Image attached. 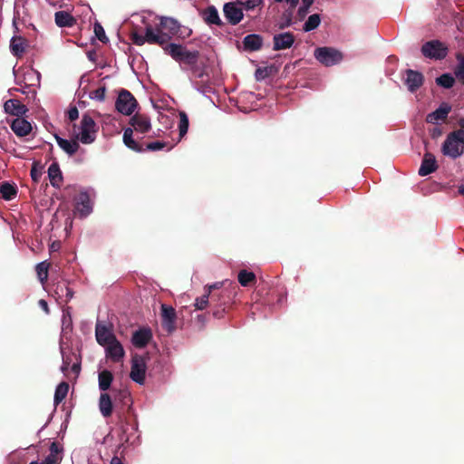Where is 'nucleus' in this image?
I'll return each mask as SVG.
<instances>
[{"instance_id":"obj_1","label":"nucleus","mask_w":464,"mask_h":464,"mask_svg":"<svg viewBox=\"0 0 464 464\" xmlns=\"http://www.w3.org/2000/svg\"><path fill=\"white\" fill-rule=\"evenodd\" d=\"M181 28L183 26L174 18L161 16L157 28H153L150 24L146 26L144 35L136 31L130 32V42L138 46H142L144 44L164 46Z\"/></svg>"},{"instance_id":"obj_2","label":"nucleus","mask_w":464,"mask_h":464,"mask_svg":"<svg viewBox=\"0 0 464 464\" xmlns=\"http://www.w3.org/2000/svg\"><path fill=\"white\" fill-rule=\"evenodd\" d=\"M161 46L164 53L169 55L173 60L187 64L188 66H194L198 61V51H188L184 46L177 44L167 43Z\"/></svg>"},{"instance_id":"obj_3","label":"nucleus","mask_w":464,"mask_h":464,"mask_svg":"<svg viewBox=\"0 0 464 464\" xmlns=\"http://www.w3.org/2000/svg\"><path fill=\"white\" fill-rule=\"evenodd\" d=\"M443 155L456 160L464 153V133L462 130H454L446 136L442 145Z\"/></svg>"},{"instance_id":"obj_4","label":"nucleus","mask_w":464,"mask_h":464,"mask_svg":"<svg viewBox=\"0 0 464 464\" xmlns=\"http://www.w3.org/2000/svg\"><path fill=\"white\" fill-rule=\"evenodd\" d=\"M123 143H125V146L130 148V150L136 152L160 151L167 147V143L164 141H152L142 146L131 136V129H125V130H123Z\"/></svg>"},{"instance_id":"obj_5","label":"nucleus","mask_w":464,"mask_h":464,"mask_svg":"<svg viewBox=\"0 0 464 464\" xmlns=\"http://www.w3.org/2000/svg\"><path fill=\"white\" fill-rule=\"evenodd\" d=\"M80 134H78V140L83 144H91L95 140V134L97 133V125L94 120L90 114L85 113L81 118V128Z\"/></svg>"},{"instance_id":"obj_6","label":"nucleus","mask_w":464,"mask_h":464,"mask_svg":"<svg viewBox=\"0 0 464 464\" xmlns=\"http://www.w3.org/2000/svg\"><path fill=\"white\" fill-rule=\"evenodd\" d=\"M137 106L138 102L130 92L125 89H121V92H119V95H117L116 100V110L119 113L125 116H130L133 111H135Z\"/></svg>"},{"instance_id":"obj_7","label":"nucleus","mask_w":464,"mask_h":464,"mask_svg":"<svg viewBox=\"0 0 464 464\" xmlns=\"http://www.w3.org/2000/svg\"><path fill=\"white\" fill-rule=\"evenodd\" d=\"M221 285L222 284L220 282H216L213 285L207 286V293L203 294L201 297L196 298V303H194L196 309L204 310L208 305L213 304V301L216 298H224V290L215 292L221 288Z\"/></svg>"},{"instance_id":"obj_8","label":"nucleus","mask_w":464,"mask_h":464,"mask_svg":"<svg viewBox=\"0 0 464 464\" xmlns=\"http://www.w3.org/2000/svg\"><path fill=\"white\" fill-rule=\"evenodd\" d=\"M314 55H315V59L319 63L326 67L339 63L343 58L341 52L328 46L315 49Z\"/></svg>"},{"instance_id":"obj_9","label":"nucleus","mask_w":464,"mask_h":464,"mask_svg":"<svg viewBox=\"0 0 464 464\" xmlns=\"http://www.w3.org/2000/svg\"><path fill=\"white\" fill-rule=\"evenodd\" d=\"M420 53L427 59L442 60L447 55V46L440 41L430 40L422 45Z\"/></svg>"},{"instance_id":"obj_10","label":"nucleus","mask_w":464,"mask_h":464,"mask_svg":"<svg viewBox=\"0 0 464 464\" xmlns=\"http://www.w3.org/2000/svg\"><path fill=\"white\" fill-rule=\"evenodd\" d=\"M68 370H71L76 376L81 372V356L74 352H63V374L66 375Z\"/></svg>"},{"instance_id":"obj_11","label":"nucleus","mask_w":464,"mask_h":464,"mask_svg":"<svg viewBox=\"0 0 464 464\" xmlns=\"http://www.w3.org/2000/svg\"><path fill=\"white\" fill-rule=\"evenodd\" d=\"M130 380L134 381V382L142 385L145 381V362L144 358L134 355L132 360H130Z\"/></svg>"},{"instance_id":"obj_12","label":"nucleus","mask_w":464,"mask_h":464,"mask_svg":"<svg viewBox=\"0 0 464 464\" xmlns=\"http://www.w3.org/2000/svg\"><path fill=\"white\" fill-rule=\"evenodd\" d=\"M161 325L167 334L176 330V310L170 304H161Z\"/></svg>"},{"instance_id":"obj_13","label":"nucleus","mask_w":464,"mask_h":464,"mask_svg":"<svg viewBox=\"0 0 464 464\" xmlns=\"http://www.w3.org/2000/svg\"><path fill=\"white\" fill-rule=\"evenodd\" d=\"M94 336H96V342L99 345H106L114 343H120L112 334V331L109 326L100 322L96 323V328H94Z\"/></svg>"},{"instance_id":"obj_14","label":"nucleus","mask_w":464,"mask_h":464,"mask_svg":"<svg viewBox=\"0 0 464 464\" xmlns=\"http://www.w3.org/2000/svg\"><path fill=\"white\" fill-rule=\"evenodd\" d=\"M223 14H225L227 23L232 25L238 24L244 18L242 8L234 2H228L223 5Z\"/></svg>"},{"instance_id":"obj_15","label":"nucleus","mask_w":464,"mask_h":464,"mask_svg":"<svg viewBox=\"0 0 464 464\" xmlns=\"http://www.w3.org/2000/svg\"><path fill=\"white\" fill-rule=\"evenodd\" d=\"M7 123L10 124V129L17 137H24L31 133V123L24 118L7 119Z\"/></svg>"},{"instance_id":"obj_16","label":"nucleus","mask_w":464,"mask_h":464,"mask_svg":"<svg viewBox=\"0 0 464 464\" xmlns=\"http://www.w3.org/2000/svg\"><path fill=\"white\" fill-rule=\"evenodd\" d=\"M295 35L291 32L280 33L273 36V50L279 52L292 47Z\"/></svg>"},{"instance_id":"obj_17","label":"nucleus","mask_w":464,"mask_h":464,"mask_svg":"<svg viewBox=\"0 0 464 464\" xmlns=\"http://www.w3.org/2000/svg\"><path fill=\"white\" fill-rule=\"evenodd\" d=\"M26 111V106L16 99H9L4 102V112L14 118H23Z\"/></svg>"},{"instance_id":"obj_18","label":"nucleus","mask_w":464,"mask_h":464,"mask_svg":"<svg viewBox=\"0 0 464 464\" xmlns=\"http://www.w3.org/2000/svg\"><path fill=\"white\" fill-rule=\"evenodd\" d=\"M130 125L132 126V128H130L132 131L135 130L140 134L147 133L151 128L149 117L141 113H135L134 116L130 117Z\"/></svg>"},{"instance_id":"obj_19","label":"nucleus","mask_w":464,"mask_h":464,"mask_svg":"<svg viewBox=\"0 0 464 464\" xmlns=\"http://www.w3.org/2000/svg\"><path fill=\"white\" fill-rule=\"evenodd\" d=\"M75 209L80 213L81 218H86L92 211L91 206L90 195L87 192L82 191L80 195L75 198Z\"/></svg>"},{"instance_id":"obj_20","label":"nucleus","mask_w":464,"mask_h":464,"mask_svg":"<svg viewBox=\"0 0 464 464\" xmlns=\"http://www.w3.org/2000/svg\"><path fill=\"white\" fill-rule=\"evenodd\" d=\"M437 169L438 165L434 155L430 152H425L424 158H422V162H420V167H419V176L424 177L430 175L435 172Z\"/></svg>"},{"instance_id":"obj_21","label":"nucleus","mask_w":464,"mask_h":464,"mask_svg":"<svg viewBox=\"0 0 464 464\" xmlns=\"http://www.w3.org/2000/svg\"><path fill=\"white\" fill-rule=\"evenodd\" d=\"M151 340V330L150 328H140L132 334V345L135 348H143L149 344Z\"/></svg>"},{"instance_id":"obj_22","label":"nucleus","mask_w":464,"mask_h":464,"mask_svg":"<svg viewBox=\"0 0 464 464\" xmlns=\"http://www.w3.org/2000/svg\"><path fill=\"white\" fill-rule=\"evenodd\" d=\"M423 84V75L413 70H406V85L410 92L419 90Z\"/></svg>"},{"instance_id":"obj_23","label":"nucleus","mask_w":464,"mask_h":464,"mask_svg":"<svg viewBox=\"0 0 464 464\" xmlns=\"http://www.w3.org/2000/svg\"><path fill=\"white\" fill-rule=\"evenodd\" d=\"M450 112V106L443 103L440 107L437 108L436 111L428 113L425 121H427L428 124H437L439 121H445Z\"/></svg>"},{"instance_id":"obj_24","label":"nucleus","mask_w":464,"mask_h":464,"mask_svg":"<svg viewBox=\"0 0 464 464\" xmlns=\"http://www.w3.org/2000/svg\"><path fill=\"white\" fill-rule=\"evenodd\" d=\"M263 38L259 34H247L243 39V46L246 52H256L262 49Z\"/></svg>"},{"instance_id":"obj_25","label":"nucleus","mask_w":464,"mask_h":464,"mask_svg":"<svg viewBox=\"0 0 464 464\" xmlns=\"http://www.w3.org/2000/svg\"><path fill=\"white\" fill-rule=\"evenodd\" d=\"M202 18L203 22L207 23L208 25L221 27L224 24L218 14L217 8L214 5H209L203 10Z\"/></svg>"},{"instance_id":"obj_26","label":"nucleus","mask_w":464,"mask_h":464,"mask_svg":"<svg viewBox=\"0 0 464 464\" xmlns=\"http://www.w3.org/2000/svg\"><path fill=\"white\" fill-rule=\"evenodd\" d=\"M101 346L105 348L108 358L114 362H119L124 356V350L120 343L101 344Z\"/></svg>"},{"instance_id":"obj_27","label":"nucleus","mask_w":464,"mask_h":464,"mask_svg":"<svg viewBox=\"0 0 464 464\" xmlns=\"http://www.w3.org/2000/svg\"><path fill=\"white\" fill-rule=\"evenodd\" d=\"M227 304H228V295L225 292L224 298H216V300H214V304H211L212 315L217 319H221L222 316H224V313H226Z\"/></svg>"},{"instance_id":"obj_28","label":"nucleus","mask_w":464,"mask_h":464,"mask_svg":"<svg viewBox=\"0 0 464 464\" xmlns=\"http://www.w3.org/2000/svg\"><path fill=\"white\" fill-rule=\"evenodd\" d=\"M48 178L49 182H51L53 187L59 188V185L63 181V173H61V169H59L57 162H53L49 165Z\"/></svg>"},{"instance_id":"obj_29","label":"nucleus","mask_w":464,"mask_h":464,"mask_svg":"<svg viewBox=\"0 0 464 464\" xmlns=\"http://www.w3.org/2000/svg\"><path fill=\"white\" fill-rule=\"evenodd\" d=\"M55 141H57L58 147L62 148L63 151L66 152L67 155L72 156L79 150V144L76 140H68L55 135Z\"/></svg>"},{"instance_id":"obj_30","label":"nucleus","mask_w":464,"mask_h":464,"mask_svg":"<svg viewBox=\"0 0 464 464\" xmlns=\"http://www.w3.org/2000/svg\"><path fill=\"white\" fill-rule=\"evenodd\" d=\"M99 411L103 418H109L112 414V401L108 393H101L99 396Z\"/></svg>"},{"instance_id":"obj_31","label":"nucleus","mask_w":464,"mask_h":464,"mask_svg":"<svg viewBox=\"0 0 464 464\" xmlns=\"http://www.w3.org/2000/svg\"><path fill=\"white\" fill-rule=\"evenodd\" d=\"M76 24V19L71 14L64 11L55 13V24L58 27H72Z\"/></svg>"},{"instance_id":"obj_32","label":"nucleus","mask_w":464,"mask_h":464,"mask_svg":"<svg viewBox=\"0 0 464 464\" xmlns=\"http://www.w3.org/2000/svg\"><path fill=\"white\" fill-rule=\"evenodd\" d=\"M17 196V187L14 183L4 181L1 183V198L10 201Z\"/></svg>"},{"instance_id":"obj_33","label":"nucleus","mask_w":464,"mask_h":464,"mask_svg":"<svg viewBox=\"0 0 464 464\" xmlns=\"http://www.w3.org/2000/svg\"><path fill=\"white\" fill-rule=\"evenodd\" d=\"M113 376L112 373L107 370H103L99 372L98 381H99V390L102 392L108 391L111 387V383H112Z\"/></svg>"},{"instance_id":"obj_34","label":"nucleus","mask_w":464,"mask_h":464,"mask_svg":"<svg viewBox=\"0 0 464 464\" xmlns=\"http://www.w3.org/2000/svg\"><path fill=\"white\" fill-rule=\"evenodd\" d=\"M238 283L243 287H249L256 283V275L253 272L242 270L238 273Z\"/></svg>"},{"instance_id":"obj_35","label":"nucleus","mask_w":464,"mask_h":464,"mask_svg":"<svg viewBox=\"0 0 464 464\" xmlns=\"http://www.w3.org/2000/svg\"><path fill=\"white\" fill-rule=\"evenodd\" d=\"M68 392V384L66 382H62L55 388V393H53V404L58 405L65 399Z\"/></svg>"},{"instance_id":"obj_36","label":"nucleus","mask_w":464,"mask_h":464,"mask_svg":"<svg viewBox=\"0 0 464 464\" xmlns=\"http://www.w3.org/2000/svg\"><path fill=\"white\" fill-rule=\"evenodd\" d=\"M320 16L318 14H314L307 18L304 24H303V31L309 33L315 30L319 26Z\"/></svg>"},{"instance_id":"obj_37","label":"nucleus","mask_w":464,"mask_h":464,"mask_svg":"<svg viewBox=\"0 0 464 464\" xmlns=\"http://www.w3.org/2000/svg\"><path fill=\"white\" fill-rule=\"evenodd\" d=\"M455 83V79L453 78L450 73H444L440 75V77L436 78V84L439 86H441L444 89H450L452 88L453 84Z\"/></svg>"},{"instance_id":"obj_38","label":"nucleus","mask_w":464,"mask_h":464,"mask_svg":"<svg viewBox=\"0 0 464 464\" xmlns=\"http://www.w3.org/2000/svg\"><path fill=\"white\" fill-rule=\"evenodd\" d=\"M457 61H459V64H457L454 70L455 78L464 85V55L461 53L457 54Z\"/></svg>"},{"instance_id":"obj_39","label":"nucleus","mask_w":464,"mask_h":464,"mask_svg":"<svg viewBox=\"0 0 464 464\" xmlns=\"http://www.w3.org/2000/svg\"><path fill=\"white\" fill-rule=\"evenodd\" d=\"M49 270V263L46 261H43L37 266H35V273H37V277H39V281L42 284L47 281V271Z\"/></svg>"},{"instance_id":"obj_40","label":"nucleus","mask_w":464,"mask_h":464,"mask_svg":"<svg viewBox=\"0 0 464 464\" xmlns=\"http://www.w3.org/2000/svg\"><path fill=\"white\" fill-rule=\"evenodd\" d=\"M10 49H12L13 54L21 55L24 52L22 38H13L12 43H10Z\"/></svg>"},{"instance_id":"obj_41","label":"nucleus","mask_w":464,"mask_h":464,"mask_svg":"<svg viewBox=\"0 0 464 464\" xmlns=\"http://www.w3.org/2000/svg\"><path fill=\"white\" fill-rule=\"evenodd\" d=\"M237 2L247 11H251L263 5V0H237Z\"/></svg>"},{"instance_id":"obj_42","label":"nucleus","mask_w":464,"mask_h":464,"mask_svg":"<svg viewBox=\"0 0 464 464\" xmlns=\"http://www.w3.org/2000/svg\"><path fill=\"white\" fill-rule=\"evenodd\" d=\"M188 126H189V121H188V116L185 112L179 113V136L183 137L188 132Z\"/></svg>"},{"instance_id":"obj_43","label":"nucleus","mask_w":464,"mask_h":464,"mask_svg":"<svg viewBox=\"0 0 464 464\" xmlns=\"http://www.w3.org/2000/svg\"><path fill=\"white\" fill-rule=\"evenodd\" d=\"M105 94H106V87L101 86V87H98V89H95L92 92H90V99L95 100L97 102H103Z\"/></svg>"},{"instance_id":"obj_44","label":"nucleus","mask_w":464,"mask_h":464,"mask_svg":"<svg viewBox=\"0 0 464 464\" xmlns=\"http://www.w3.org/2000/svg\"><path fill=\"white\" fill-rule=\"evenodd\" d=\"M94 36L98 38L99 41L102 42V44L108 43V37L104 34L103 27L99 23H94Z\"/></svg>"},{"instance_id":"obj_45","label":"nucleus","mask_w":464,"mask_h":464,"mask_svg":"<svg viewBox=\"0 0 464 464\" xmlns=\"http://www.w3.org/2000/svg\"><path fill=\"white\" fill-rule=\"evenodd\" d=\"M290 25H292V10H287L282 14V22L279 24V29L284 30Z\"/></svg>"},{"instance_id":"obj_46","label":"nucleus","mask_w":464,"mask_h":464,"mask_svg":"<svg viewBox=\"0 0 464 464\" xmlns=\"http://www.w3.org/2000/svg\"><path fill=\"white\" fill-rule=\"evenodd\" d=\"M301 3H303V5L298 7V16L303 18L307 14L308 8H310L313 4V0H301Z\"/></svg>"},{"instance_id":"obj_47","label":"nucleus","mask_w":464,"mask_h":464,"mask_svg":"<svg viewBox=\"0 0 464 464\" xmlns=\"http://www.w3.org/2000/svg\"><path fill=\"white\" fill-rule=\"evenodd\" d=\"M267 76H269V70H267V67H259L256 69L255 77L256 80L261 81L266 79Z\"/></svg>"},{"instance_id":"obj_48","label":"nucleus","mask_w":464,"mask_h":464,"mask_svg":"<svg viewBox=\"0 0 464 464\" xmlns=\"http://www.w3.org/2000/svg\"><path fill=\"white\" fill-rule=\"evenodd\" d=\"M31 179L37 183L41 178V168L36 167V163L33 164V168H31Z\"/></svg>"},{"instance_id":"obj_49","label":"nucleus","mask_w":464,"mask_h":464,"mask_svg":"<svg viewBox=\"0 0 464 464\" xmlns=\"http://www.w3.org/2000/svg\"><path fill=\"white\" fill-rule=\"evenodd\" d=\"M66 289H70V287H68L67 285H65V283H58L57 286H55V291H53V293L57 295L58 298L62 299L63 294L65 293Z\"/></svg>"},{"instance_id":"obj_50","label":"nucleus","mask_w":464,"mask_h":464,"mask_svg":"<svg viewBox=\"0 0 464 464\" xmlns=\"http://www.w3.org/2000/svg\"><path fill=\"white\" fill-rule=\"evenodd\" d=\"M79 117V111H77L76 107L73 106L69 111H67V119L71 121H74Z\"/></svg>"},{"instance_id":"obj_51","label":"nucleus","mask_w":464,"mask_h":464,"mask_svg":"<svg viewBox=\"0 0 464 464\" xmlns=\"http://www.w3.org/2000/svg\"><path fill=\"white\" fill-rule=\"evenodd\" d=\"M190 34H192V31L184 26L183 28H180L179 33L176 34L175 36L180 39L188 38L189 37Z\"/></svg>"},{"instance_id":"obj_52","label":"nucleus","mask_w":464,"mask_h":464,"mask_svg":"<svg viewBox=\"0 0 464 464\" xmlns=\"http://www.w3.org/2000/svg\"><path fill=\"white\" fill-rule=\"evenodd\" d=\"M430 136L431 139L436 140L441 136V129L438 127H433V129L430 130Z\"/></svg>"},{"instance_id":"obj_53","label":"nucleus","mask_w":464,"mask_h":464,"mask_svg":"<svg viewBox=\"0 0 464 464\" xmlns=\"http://www.w3.org/2000/svg\"><path fill=\"white\" fill-rule=\"evenodd\" d=\"M119 396H121V401H125V404L130 402V394L126 390L121 391Z\"/></svg>"},{"instance_id":"obj_54","label":"nucleus","mask_w":464,"mask_h":464,"mask_svg":"<svg viewBox=\"0 0 464 464\" xmlns=\"http://www.w3.org/2000/svg\"><path fill=\"white\" fill-rule=\"evenodd\" d=\"M39 307L40 309L44 310V314H49V305L47 304V302L44 301V299L39 300Z\"/></svg>"},{"instance_id":"obj_55","label":"nucleus","mask_w":464,"mask_h":464,"mask_svg":"<svg viewBox=\"0 0 464 464\" xmlns=\"http://www.w3.org/2000/svg\"><path fill=\"white\" fill-rule=\"evenodd\" d=\"M63 297H64V299H63V302L67 304V302H69L72 298V289H66V292L63 293Z\"/></svg>"},{"instance_id":"obj_56","label":"nucleus","mask_w":464,"mask_h":464,"mask_svg":"<svg viewBox=\"0 0 464 464\" xmlns=\"http://www.w3.org/2000/svg\"><path fill=\"white\" fill-rule=\"evenodd\" d=\"M49 451H51V453H49V454H53V456L58 454L59 453L58 444H56V442L51 443V446H49Z\"/></svg>"},{"instance_id":"obj_57","label":"nucleus","mask_w":464,"mask_h":464,"mask_svg":"<svg viewBox=\"0 0 464 464\" xmlns=\"http://www.w3.org/2000/svg\"><path fill=\"white\" fill-rule=\"evenodd\" d=\"M54 462H56V458L54 457L53 454H49L48 457H46V459H44V464H54Z\"/></svg>"},{"instance_id":"obj_58","label":"nucleus","mask_w":464,"mask_h":464,"mask_svg":"<svg viewBox=\"0 0 464 464\" xmlns=\"http://www.w3.org/2000/svg\"><path fill=\"white\" fill-rule=\"evenodd\" d=\"M286 3L289 4V11H292L293 9H295L296 7V5H298V1L299 0H285Z\"/></svg>"},{"instance_id":"obj_59","label":"nucleus","mask_w":464,"mask_h":464,"mask_svg":"<svg viewBox=\"0 0 464 464\" xmlns=\"http://www.w3.org/2000/svg\"><path fill=\"white\" fill-rule=\"evenodd\" d=\"M110 464H122L121 459L118 458L117 456L112 457L111 463Z\"/></svg>"},{"instance_id":"obj_60","label":"nucleus","mask_w":464,"mask_h":464,"mask_svg":"<svg viewBox=\"0 0 464 464\" xmlns=\"http://www.w3.org/2000/svg\"><path fill=\"white\" fill-rule=\"evenodd\" d=\"M459 126H460V129L457 130H462L464 133V118H461L460 120H459Z\"/></svg>"},{"instance_id":"obj_61","label":"nucleus","mask_w":464,"mask_h":464,"mask_svg":"<svg viewBox=\"0 0 464 464\" xmlns=\"http://www.w3.org/2000/svg\"><path fill=\"white\" fill-rule=\"evenodd\" d=\"M121 443H122V444H123V443H125V442H128V441H129V440H128L127 438H125V437H124V434H123V435H121ZM122 444L119 445V449H121Z\"/></svg>"},{"instance_id":"obj_62","label":"nucleus","mask_w":464,"mask_h":464,"mask_svg":"<svg viewBox=\"0 0 464 464\" xmlns=\"http://www.w3.org/2000/svg\"><path fill=\"white\" fill-rule=\"evenodd\" d=\"M459 193H460V195L464 196V187H460V188H459Z\"/></svg>"},{"instance_id":"obj_63","label":"nucleus","mask_w":464,"mask_h":464,"mask_svg":"<svg viewBox=\"0 0 464 464\" xmlns=\"http://www.w3.org/2000/svg\"><path fill=\"white\" fill-rule=\"evenodd\" d=\"M274 2H276V3H282L283 0H274Z\"/></svg>"},{"instance_id":"obj_64","label":"nucleus","mask_w":464,"mask_h":464,"mask_svg":"<svg viewBox=\"0 0 464 464\" xmlns=\"http://www.w3.org/2000/svg\"><path fill=\"white\" fill-rule=\"evenodd\" d=\"M30 464H40V463H38V462H36V461H31V463H30Z\"/></svg>"}]
</instances>
